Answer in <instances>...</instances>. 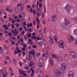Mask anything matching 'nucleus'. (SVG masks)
<instances>
[{
    "instance_id": "33",
    "label": "nucleus",
    "mask_w": 77,
    "mask_h": 77,
    "mask_svg": "<svg viewBox=\"0 0 77 77\" xmlns=\"http://www.w3.org/2000/svg\"><path fill=\"white\" fill-rule=\"evenodd\" d=\"M5 58L7 60H9V58L8 56H5Z\"/></svg>"
},
{
    "instance_id": "6",
    "label": "nucleus",
    "mask_w": 77,
    "mask_h": 77,
    "mask_svg": "<svg viewBox=\"0 0 77 77\" xmlns=\"http://www.w3.org/2000/svg\"><path fill=\"white\" fill-rule=\"evenodd\" d=\"M68 39L69 42H73L74 40V38L71 35H69L68 37Z\"/></svg>"
},
{
    "instance_id": "41",
    "label": "nucleus",
    "mask_w": 77,
    "mask_h": 77,
    "mask_svg": "<svg viewBox=\"0 0 77 77\" xmlns=\"http://www.w3.org/2000/svg\"><path fill=\"white\" fill-rule=\"evenodd\" d=\"M2 52V47L0 46V53H1Z\"/></svg>"
},
{
    "instance_id": "63",
    "label": "nucleus",
    "mask_w": 77,
    "mask_h": 77,
    "mask_svg": "<svg viewBox=\"0 0 77 77\" xmlns=\"http://www.w3.org/2000/svg\"><path fill=\"white\" fill-rule=\"evenodd\" d=\"M14 18L15 19H17V18H18V17H17V16H14Z\"/></svg>"
},
{
    "instance_id": "61",
    "label": "nucleus",
    "mask_w": 77,
    "mask_h": 77,
    "mask_svg": "<svg viewBox=\"0 0 77 77\" xmlns=\"http://www.w3.org/2000/svg\"><path fill=\"white\" fill-rule=\"evenodd\" d=\"M33 26V25L32 24V23H31L29 25V27H32Z\"/></svg>"
},
{
    "instance_id": "64",
    "label": "nucleus",
    "mask_w": 77,
    "mask_h": 77,
    "mask_svg": "<svg viewBox=\"0 0 77 77\" xmlns=\"http://www.w3.org/2000/svg\"><path fill=\"white\" fill-rule=\"evenodd\" d=\"M74 20H77V17H75L73 18Z\"/></svg>"
},
{
    "instance_id": "27",
    "label": "nucleus",
    "mask_w": 77,
    "mask_h": 77,
    "mask_svg": "<svg viewBox=\"0 0 77 77\" xmlns=\"http://www.w3.org/2000/svg\"><path fill=\"white\" fill-rule=\"evenodd\" d=\"M8 11H9L10 13H12L13 12V10L12 9H9V10H8Z\"/></svg>"
},
{
    "instance_id": "12",
    "label": "nucleus",
    "mask_w": 77,
    "mask_h": 77,
    "mask_svg": "<svg viewBox=\"0 0 77 77\" xmlns=\"http://www.w3.org/2000/svg\"><path fill=\"white\" fill-rule=\"evenodd\" d=\"M35 65V63L32 61H30V63L29 64V66L30 67H31L32 65Z\"/></svg>"
},
{
    "instance_id": "10",
    "label": "nucleus",
    "mask_w": 77,
    "mask_h": 77,
    "mask_svg": "<svg viewBox=\"0 0 77 77\" xmlns=\"http://www.w3.org/2000/svg\"><path fill=\"white\" fill-rule=\"evenodd\" d=\"M1 72L2 73L3 77H6V76H7V75H8V73L7 72L5 73V74H4V73H3V70H1Z\"/></svg>"
},
{
    "instance_id": "34",
    "label": "nucleus",
    "mask_w": 77,
    "mask_h": 77,
    "mask_svg": "<svg viewBox=\"0 0 77 77\" xmlns=\"http://www.w3.org/2000/svg\"><path fill=\"white\" fill-rule=\"evenodd\" d=\"M32 54H29V58L30 60L31 59V58L32 57Z\"/></svg>"
},
{
    "instance_id": "35",
    "label": "nucleus",
    "mask_w": 77,
    "mask_h": 77,
    "mask_svg": "<svg viewBox=\"0 0 77 77\" xmlns=\"http://www.w3.org/2000/svg\"><path fill=\"white\" fill-rule=\"evenodd\" d=\"M22 5L21 4H18L17 6V7H20V6H21Z\"/></svg>"
},
{
    "instance_id": "57",
    "label": "nucleus",
    "mask_w": 77,
    "mask_h": 77,
    "mask_svg": "<svg viewBox=\"0 0 77 77\" xmlns=\"http://www.w3.org/2000/svg\"><path fill=\"white\" fill-rule=\"evenodd\" d=\"M5 33L6 34H8V31H5Z\"/></svg>"
},
{
    "instance_id": "54",
    "label": "nucleus",
    "mask_w": 77,
    "mask_h": 77,
    "mask_svg": "<svg viewBox=\"0 0 77 77\" xmlns=\"http://www.w3.org/2000/svg\"><path fill=\"white\" fill-rule=\"evenodd\" d=\"M44 33H45L46 32V28H45L44 29Z\"/></svg>"
},
{
    "instance_id": "1",
    "label": "nucleus",
    "mask_w": 77,
    "mask_h": 77,
    "mask_svg": "<svg viewBox=\"0 0 77 77\" xmlns=\"http://www.w3.org/2000/svg\"><path fill=\"white\" fill-rule=\"evenodd\" d=\"M62 68L60 69H55L54 70V73L58 77H60V74H63L64 73V70L67 68L65 64L63 63L60 64Z\"/></svg>"
},
{
    "instance_id": "29",
    "label": "nucleus",
    "mask_w": 77,
    "mask_h": 77,
    "mask_svg": "<svg viewBox=\"0 0 77 77\" xmlns=\"http://www.w3.org/2000/svg\"><path fill=\"white\" fill-rule=\"evenodd\" d=\"M9 70L10 72H12V70L11 67H9Z\"/></svg>"
},
{
    "instance_id": "58",
    "label": "nucleus",
    "mask_w": 77,
    "mask_h": 77,
    "mask_svg": "<svg viewBox=\"0 0 77 77\" xmlns=\"http://www.w3.org/2000/svg\"><path fill=\"white\" fill-rule=\"evenodd\" d=\"M4 47L5 48H8V46H6L5 44H4Z\"/></svg>"
},
{
    "instance_id": "39",
    "label": "nucleus",
    "mask_w": 77,
    "mask_h": 77,
    "mask_svg": "<svg viewBox=\"0 0 77 77\" xmlns=\"http://www.w3.org/2000/svg\"><path fill=\"white\" fill-rule=\"evenodd\" d=\"M12 41L13 40L16 41V38H15V37H13V38L12 37Z\"/></svg>"
},
{
    "instance_id": "11",
    "label": "nucleus",
    "mask_w": 77,
    "mask_h": 77,
    "mask_svg": "<svg viewBox=\"0 0 77 77\" xmlns=\"http://www.w3.org/2000/svg\"><path fill=\"white\" fill-rule=\"evenodd\" d=\"M56 60L57 62H61L62 60V58L60 57H58Z\"/></svg>"
},
{
    "instance_id": "24",
    "label": "nucleus",
    "mask_w": 77,
    "mask_h": 77,
    "mask_svg": "<svg viewBox=\"0 0 77 77\" xmlns=\"http://www.w3.org/2000/svg\"><path fill=\"white\" fill-rule=\"evenodd\" d=\"M36 56L37 57H39L41 56V54L39 52L38 53L36 54Z\"/></svg>"
},
{
    "instance_id": "32",
    "label": "nucleus",
    "mask_w": 77,
    "mask_h": 77,
    "mask_svg": "<svg viewBox=\"0 0 77 77\" xmlns=\"http://www.w3.org/2000/svg\"><path fill=\"white\" fill-rule=\"evenodd\" d=\"M9 8H10V7L8 5L7 6V8H6V9L7 11H8V10L10 9H9Z\"/></svg>"
},
{
    "instance_id": "45",
    "label": "nucleus",
    "mask_w": 77,
    "mask_h": 77,
    "mask_svg": "<svg viewBox=\"0 0 77 77\" xmlns=\"http://www.w3.org/2000/svg\"><path fill=\"white\" fill-rule=\"evenodd\" d=\"M32 47L34 48H36V45H32Z\"/></svg>"
},
{
    "instance_id": "37",
    "label": "nucleus",
    "mask_w": 77,
    "mask_h": 77,
    "mask_svg": "<svg viewBox=\"0 0 77 77\" xmlns=\"http://www.w3.org/2000/svg\"><path fill=\"white\" fill-rule=\"evenodd\" d=\"M14 24H11V27L12 29H14V28H15V26H14Z\"/></svg>"
},
{
    "instance_id": "40",
    "label": "nucleus",
    "mask_w": 77,
    "mask_h": 77,
    "mask_svg": "<svg viewBox=\"0 0 77 77\" xmlns=\"http://www.w3.org/2000/svg\"><path fill=\"white\" fill-rule=\"evenodd\" d=\"M18 17L19 18H23V16H21L20 15H19Z\"/></svg>"
},
{
    "instance_id": "46",
    "label": "nucleus",
    "mask_w": 77,
    "mask_h": 77,
    "mask_svg": "<svg viewBox=\"0 0 77 77\" xmlns=\"http://www.w3.org/2000/svg\"><path fill=\"white\" fill-rule=\"evenodd\" d=\"M43 43L44 45H46V44H47V42H46V41H44L43 42Z\"/></svg>"
},
{
    "instance_id": "5",
    "label": "nucleus",
    "mask_w": 77,
    "mask_h": 77,
    "mask_svg": "<svg viewBox=\"0 0 77 77\" xmlns=\"http://www.w3.org/2000/svg\"><path fill=\"white\" fill-rule=\"evenodd\" d=\"M58 44L59 47L62 48H63L65 47V44H64V42L62 40H61L58 42Z\"/></svg>"
},
{
    "instance_id": "15",
    "label": "nucleus",
    "mask_w": 77,
    "mask_h": 77,
    "mask_svg": "<svg viewBox=\"0 0 77 77\" xmlns=\"http://www.w3.org/2000/svg\"><path fill=\"white\" fill-rule=\"evenodd\" d=\"M57 17L56 15H54L53 16H52L51 18L52 20H57Z\"/></svg>"
},
{
    "instance_id": "28",
    "label": "nucleus",
    "mask_w": 77,
    "mask_h": 77,
    "mask_svg": "<svg viewBox=\"0 0 77 77\" xmlns=\"http://www.w3.org/2000/svg\"><path fill=\"white\" fill-rule=\"evenodd\" d=\"M36 22L37 23V24H39V23H40V20H37Z\"/></svg>"
},
{
    "instance_id": "4",
    "label": "nucleus",
    "mask_w": 77,
    "mask_h": 77,
    "mask_svg": "<svg viewBox=\"0 0 77 77\" xmlns=\"http://www.w3.org/2000/svg\"><path fill=\"white\" fill-rule=\"evenodd\" d=\"M64 9L68 13H70V11H71L72 8L70 5L67 4L66 7L64 8Z\"/></svg>"
},
{
    "instance_id": "30",
    "label": "nucleus",
    "mask_w": 77,
    "mask_h": 77,
    "mask_svg": "<svg viewBox=\"0 0 77 77\" xmlns=\"http://www.w3.org/2000/svg\"><path fill=\"white\" fill-rule=\"evenodd\" d=\"M23 28H24V30H26V31H27V30H28V28H27L26 27V26H23Z\"/></svg>"
},
{
    "instance_id": "51",
    "label": "nucleus",
    "mask_w": 77,
    "mask_h": 77,
    "mask_svg": "<svg viewBox=\"0 0 77 77\" xmlns=\"http://www.w3.org/2000/svg\"><path fill=\"white\" fill-rule=\"evenodd\" d=\"M17 52H18L19 53H21V51L19 49H17Z\"/></svg>"
},
{
    "instance_id": "3",
    "label": "nucleus",
    "mask_w": 77,
    "mask_h": 77,
    "mask_svg": "<svg viewBox=\"0 0 77 77\" xmlns=\"http://www.w3.org/2000/svg\"><path fill=\"white\" fill-rule=\"evenodd\" d=\"M69 55L73 59L77 58V54L74 51H70Z\"/></svg>"
},
{
    "instance_id": "55",
    "label": "nucleus",
    "mask_w": 77,
    "mask_h": 77,
    "mask_svg": "<svg viewBox=\"0 0 77 77\" xmlns=\"http://www.w3.org/2000/svg\"><path fill=\"white\" fill-rule=\"evenodd\" d=\"M23 26H25L26 25V23L25 22H24L23 23Z\"/></svg>"
},
{
    "instance_id": "47",
    "label": "nucleus",
    "mask_w": 77,
    "mask_h": 77,
    "mask_svg": "<svg viewBox=\"0 0 77 77\" xmlns=\"http://www.w3.org/2000/svg\"><path fill=\"white\" fill-rule=\"evenodd\" d=\"M44 9L45 11L44 12H46V7L45 6H44Z\"/></svg>"
},
{
    "instance_id": "60",
    "label": "nucleus",
    "mask_w": 77,
    "mask_h": 77,
    "mask_svg": "<svg viewBox=\"0 0 77 77\" xmlns=\"http://www.w3.org/2000/svg\"><path fill=\"white\" fill-rule=\"evenodd\" d=\"M39 7H40V8H41V7H42V4H40L39 5Z\"/></svg>"
},
{
    "instance_id": "44",
    "label": "nucleus",
    "mask_w": 77,
    "mask_h": 77,
    "mask_svg": "<svg viewBox=\"0 0 77 77\" xmlns=\"http://www.w3.org/2000/svg\"><path fill=\"white\" fill-rule=\"evenodd\" d=\"M16 26V27H19V24L18 23H16L15 25Z\"/></svg>"
},
{
    "instance_id": "18",
    "label": "nucleus",
    "mask_w": 77,
    "mask_h": 77,
    "mask_svg": "<svg viewBox=\"0 0 77 77\" xmlns=\"http://www.w3.org/2000/svg\"><path fill=\"white\" fill-rule=\"evenodd\" d=\"M69 73H69L68 75V77H73V74L72 73H71V71L69 72Z\"/></svg>"
},
{
    "instance_id": "49",
    "label": "nucleus",
    "mask_w": 77,
    "mask_h": 77,
    "mask_svg": "<svg viewBox=\"0 0 77 77\" xmlns=\"http://www.w3.org/2000/svg\"><path fill=\"white\" fill-rule=\"evenodd\" d=\"M19 64L20 66H22L23 65V63L21 62H19Z\"/></svg>"
},
{
    "instance_id": "23",
    "label": "nucleus",
    "mask_w": 77,
    "mask_h": 77,
    "mask_svg": "<svg viewBox=\"0 0 77 77\" xmlns=\"http://www.w3.org/2000/svg\"><path fill=\"white\" fill-rule=\"evenodd\" d=\"M24 68L25 69H27V70L29 69V66H28L27 67L26 66H25L24 67Z\"/></svg>"
},
{
    "instance_id": "50",
    "label": "nucleus",
    "mask_w": 77,
    "mask_h": 77,
    "mask_svg": "<svg viewBox=\"0 0 77 77\" xmlns=\"http://www.w3.org/2000/svg\"><path fill=\"white\" fill-rule=\"evenodd\" d=\"M17 22H20V20H15V21H16Z\"/></svg>"
},
{
    "instance_id": "17",
    "label": "nucleus",
    "mask_w": 77,
    "mask_h": 77,
    "mask_svg": "<svg viewBox=\"0 0 77 77\" xmlns=\"http://www.w3.org/2000/svg\"><path fill=\"white\" fill-rule=\"evenodd\" d=\"M43 65V63L42 62H40L38 64V66L39 67H41Z\"/></svg>"
},
{
    "instance_id": "2",
    "label": "nucleus",
    "mask_w": 77,
    "mask_h": 77,
    "mask_svg": "<svg viewBox=\"0 0 77 77\" xmlns=\"http://www.w3.org/2000/svg\"><path fill=\"white\" fill-rule=\"evenodd\" d=\"M70 24V22L68 20H65L64 23L61 24V26L64 28V30L68 29V26Z\"/></svg>"
},
{
    "instance_id": "16",
    "label": "nucleus",
    "mask_w": 77,
    "mask_h": 77,
    "mask_svg": "<svg viewBox=\"0 0 77 77\" xmlns=\"http://www.w3.org/2000/svg\"><path fill=\"white\" fill-rule=\"evenodd\" d=\"M57 36L55 35L54 36V40L55 41V42L56 43H57Z\"/></svg>"
},
{
    "instance_id": "62",
    "label": "nucleus",
    "mask_w": 77,
    "mask_h": 77,
    "mask_svg": "<svg viewBox=\"0 0 77 77\" xmlns=\"http://www.w3.org/2000/svg\"><path fill=\"white\" fill-rule=\"evenodd\" d=\"M14 33L15 34V35H17L18 34L17 32H15Z\"/></svg>"
},
{
    "instance_id": "25",
    "label": "nucleus",
    "mask_w": 77,
    "mask_h": 77,
    "mask_svg": "<svg viewBox=\"0 0 77 77\" xmlns=\"http://www.w3.org/2000/svg\"><path fill=\"white\" fill-rule=\"evenodd\" d=\"M32 36V33H29V34L27 36L28 38H30V36Z\"/></svg>"
},
{
    "instance_id": "13",
    "label": "nucleus",
    "mask_w": 77,
    "mask_h": 77,
    "mask_svg": "<svg viewBox=\"0 0 77 77\" xmlns=\"http://www.w3.org/2000/svg\"><path fill=\"white\" fill-rule=\"evenodd\" d=\"M13 61L14 65H17V62L16 61V60L15 58H13Z\"/></svg>"
},
{
    "instance_id": "36",
    "label": "nucleus",
    "mask_w": 77,
    "mask_h": 77,
    "mask_svg": "<svg viewBox=\"0 0 77 77\" xmlns=\"http://www.w3.org/2000/svg\"><path fill=\"white\" fill-rule=\"evenodd\" d=\"M32 39H36V36H32Z\"/></svg>"
},
{
    "instance_id": "20",
    "label": "nucleus",
    "mask_w": 77,
    "mask_h": 77,
    "mask_svg": "<svg viewBox=\"0 0 77 77\" xmlns=\"http://www.w3.org/2000/svg\"><path fill=\"white\" fill-rule=\"evenodd\" d=\"M74 34L77 36V29H75L74 30Z\"/></svg>"
},
{
    "instance_id": "19",
    "label": "nucleus",
    "mask_w": 77,
    "mask_h": 77,
    "mask_svg": "<svg viewBox=\"0 0 77 77\" xmlns=\"http://www.w3.org/2000/svg\"><path fill=\"white\" fill-rule=\"evenodd\" d=\"M52 57L53 58H54V59H56V60H57V57L56 55L54 54H53L52 55Z\"/></svg>"
},
{
    "instance_id": "42",
    "label": "nucleus",
    "mask_w": 77,
    "mask_h": 77,
    "mask_svg": "<svg viewBox=\"0 0 77 77\" xmlns=\"http://www.w3.org/2000/svg\"><path fill=\"white\" fill-rule=\"evenodd\" d=\"M24 38L25 39H27V38H28V37H27V36L26 35L24 37Z\"/></svg>"
},
{
    "instance_id": "48",
    "label": "nucleus",
    "mask_w": 77,
    "mask_h": 77,
    "mask_svg": "<svg viewBox=\"0 0 77 77\" xmlns=\"http://www.w3.org/2000/svg\"><path fill=\"white\" fill-rule=\"evenodd\" d=\"M11 42L13 45V44H15V42H14V41H11Z\"/></svg>"
},
{
    "instance_id": "14",
    "label": "nucleus",
    "mask_w": 77,
    "mask_h": 77,
    "mask_svg": "<svg viewBox=\"0 0 77 77\" xmlns=\"http://www.w3.org/2000/svg\"><path fill=\"white\" fill-rule=\"evenodd\" d=\"M29 53H30L29 54H34L35 53V50L34 49H32V51H29Z\"/></svg>"
},
{
    "instance_id": "21",
    "label": "nucleus",
    "mask_w": 77,
    "mask_h": 77,
    "mask_svg": "<svg viewBox=\"0 0 77 77\" xmlns=\"http://www.w3.org/2000/svg\"><path fill=\"white\" fill-rule=\"evenodd\" d=\"M68 58V57L67 55L64 54V59H65V60H66V59H67Z\"/></svg>"
},
{
    "instance_id": "31",
    "label": "nucleus",
    "mask_w": 77,
    "mask_h": 77,
    "mask_svg": "<svg viewBox=\"0 0 77 77\" xmlns=\"http://www.w3.org/2000/svg\"><path fill=\"white\" fill-rule=\"evenodd\" d=\"M39 45L40 46V47H41V46H42V42H39Z\"/></svg>"
},
{
    "instance_id": "43",
    "label": "nucleus",
    "mask_w": 77,
    "mask_h": 77,
    "mask_svg": "<svg viewBox=\"0 0 77 77\" xmlns=\"http://www.w3.org/2000/svg\"><path fill=\"white\" fill-rule=\"evenodd\" d=\"M43 22L44 24H45V20H43Z\"/></svg>"
},
{
    "instance_id": "26",
    "label": "nucleus",
    "mask_w": 77,
    "mask_h": 77,
    "mask_svg": "<svg viewBox=\"0 0 77 77\" xmlns=\"http://www.w3.org/2000/svg\"><path fill=\"white\" fill-rule=\"evenodd\" d=\"M28 41L29 42L30 44H33V42L32 41V40L30 39H29Z\"/></svg>"
},
{
    "instance_id": "38",
    "label": "nucleus",
    "mask_w": 77,
    "mask_h": 77,
    "mask_svg": "<svg viewBox=\"0 0 77 77\" xmlns=\"http://www.w3.org/2000/svg\"><path fill=\"white\" fill-rule=\"evenodd\" d=\"M16 12L17 13H18L19 12V9L18 8L17 9H16Z\"/></svg>"
},
{
    "instance_id": "52",
    "label": "nucleus",
    "mask_w": 77,
    "mask_h": 77,
    "mask_svg": "<svg viewBox=\"0 0 77 77\" xmlns=\"http://www.w3.org/2000/svg\"><path fill=\"white\" fill-rule=\"evenodd\" d=\"M33 12L34 14H36V11H35V10H33Z\"/></svg>"
},
{
    "instance_id": "53",
    "label": "nucleus",
    "mask_w": 77,
    "mask_h": 77,
    "mask_svg": "<svg viewBox=\"0 0 77 77\" xmlns=\"http://www.w3.org/2000/svg\"><path fill=\"white\" fill-rule=\"evenodd\" d=\"M4 63H5V65H7V64H8V63L7 62V61H4Z\"/></svg>"
},
{
    "instance_id": "7",
    "label": "nucleus",
    "mask_w": 77,
    "mask_h": 77,
    "mask_svg": "<svg viewBox=\"0 0 77 77\" xmlns=\"http://www.w3.org/2000/svg\"><path fill=\"white\" fill-rule=\"evenodd\" d=\"M49 39V41L50 42L51 45H53L54 44V42H53V39L51 36H49L48 37Z\"/></svg>"
},
{
    "instance_id": "8",
    "label": "nucleus",
    "mask_w": 77,
    "mask_h": 77,
    "mask_svg": "<svg viewBox=\"0 0 77 77\" xmlns=\"http://www.w3.org/2000/svg\"><path fill=\"white\" fill-rule=\"evenodd\" d=\"M49 63L51 66L53 65V64L54 63V60L53 58H51L49 60Z\"/></svg>"
},
{
    "instance_id": "56",
    "label": "nucleus",
    "mask_w": 77,
    "mask_h": 77,
    "mask_svg": "<svg viewBox=\"0 0 77 77\" xmlns=\"http://www.w3.org/2000/svg\"><path fill=\"white\" fill-rule=\"evenodd\" d=\"M9 40H10L11 41H12V37L9 38Z\"/></svg>"
},
{
    "instance_id": "59",
    "label": "nucleus",
    "mask_w": 77,
    "mask_h": 77,
    "mask_svg": "<svg viewBox=\"0 0 77 77\" xmlns=\"http://www.w3.org/2000/svg\"><path fill=\"white\" fill-rule=\"evenodd\" d=\"M24 44V42H22L21 43V45H22V46L23 45H23Z\"/></svg>"
},
{
    "instance_id": "22",
    "label": "nucleus",
    "mask_w": 77,
    "mask_h": 77,
    "mask_svg": "<svg viewBox=\"0 0 77 77\" xmlns=\"http://www.w3.org/2000/svg\"><path fill=\"white\" fill-rule=\"evenodd\" d=\"M36 10L37 12H41V9L39 8H37Z\"/></svg>"
},
{
    "instance_id": "9",
    "label": "nucleus",
    "mask_w": 77,
    "mask_h": 77,
    "mask_svg": "<svg viewBox=\"0 0 77 77\" xmlns=\"http://www.w3.org/2000/svg\"><path fill=\"white\" fill-rule=\"evenodd\" d=\"M19 71H20V72L22 74H23L25 77H27V75L26 73H23V72L21 69H19Z\"/></svg>"
}]
</instances>
